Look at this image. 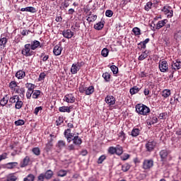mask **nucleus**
<instances>
[{
    "label": "nucleus",
    "mask_w": 181,
    "mask_h": 181,
    "mask_svg": "<svg viewBox=\"0 0 181 181\" xmlns=\"http://www.w3.org/2000/svg\"><path fill=\"white\" fill-rule=\"evenodd\" d=\"M136 111L140 115H146L151 112V109L145 105L138 104L136 105Z\"/></svg>",
    "instance_id": "nucleus-1"
},
{
    "label": "nucleus",
    "mask_w": 181,
    "mask_h": 181,
    "mask_svg": "<svg viewBox=\"0 0 181 181\" xmlns=\"http://www.w3.org/2000/svg\"><path fill=\"white\" fill-rule=\"evenodd\" d=\"M21 53L23 56H25V57H30V56H33V54H35V52H33L30 48V44H25L24 45V48L21 51Z\"/></svg>",
    "instance_id": "nucleus-2"
},
{
    "label": "nucleus",
    "mask_w": 181,
    "mask_h": 181,
    "mask_svg": "<svg viewBox=\"0 0 181 181\" xmlns=\"http://www.w3.org/2000/svg\"><path fill=\"white\" fill-rule=\"evenodd\" d=\"M160 11L163 12L164 15H165L168 18H173V10L170 6H164L160 8Z\"/></svg>",
    "instance_id": "nucleus-3"
},
{
    "label": "nucleus",
    "mask_w": 181,
    "mask_h": 181,
    "mask_svg": "<svg viewBox=\"0 0 181 181\" xmlns=\"http://www.w3.org/2000/svg\"><path fill=\"white\" fill-rule=\"evenodd\" d=\"M36 86L33 83H27L28 90L26 92V97L28 100H30L33 94V90H35Z\"/></svg>",
    "instance_id": "nucleus-4"
},
{
    "label": "nucleus",
    "mask_w": 181,
    "mask_h": 181,
    "mask_svg": "<svg viewBox=\"0 0 181 181\" xmlns=\"http://www.w3.org/2000/svg\"><path fill=\"white\" fill-rule=\"evenodd\" d=\"M83 64H84L83 62L73 64L71 68V74H77V71L81 69V66H83Z\"/></svg>",
    "instance_id": "nucleus-5"
},
{
    "label": "nucleus",
    "mask_w": 181,
    "mask_h": 181,
    "mask_svg": "<svg viewBox=\"0 0 181 181\" xmlns=\"http://www.w3.org/2000/svg\"><path fill=\"white\" fill-rule=\"evenodd\" d=\"M159 69L161 73H166L168 70H169V65L168 64V62L162 61L159 64Z\"/></svg>",
    "instance_id": "nucleus-6"
},
{
    "label": "nucleus",
    "mask_w": 181,
    "mask_h": 181,
    "mask_svg": "<svg viewBox=\"0 0 181 181\" xmlns=\"http://www.w3.org/2000/svg\"><path fill=\"white\" fill-rule=\"evenodd\" d=\"M153 166V160H144L143 162V169L148 170Z\"/></svg>",
    "instance_id": "nucleus-7"
},
{
    "label": "nucleus",
    "mask_w": 181,
    "mask_h": 181,
    "mask_svg": "<svg viewBox=\"0 0 181 181\" xmlns=\"http://www.w3.org/2000/svg\"><path fill=\"white\" fill-rule=\"evenodd\" d=\"M171 69L172 70H174V71H177V70H180L181 69V62L180 59H177L175 62H173L171 64Z\"/></svg>",
    "instance_id": "nucleus-8"
},
{
    "label": "nucleus",
    "mask_w": 181,
    "mask_h": 181,
    "mask_svg": "<svg viewBox=\"0 0 181 181\" xmlns=\"http://www.w3.org/2000/svg\"><path fill=\"white\" fill-rule=\"evenodd\" d=\"M56 148L59 152H61L64 148H66V141L59 140L56 144Z\"/></svg>",
    "instance_id": "nucleus-9"
},
{
    "label": "nucleus",
    "mask_w": 181,
    "mask_h": 181,
    "mask_svg": "<svg viewBox=\"0 0 181 181\" xmlns=\"http://www.w3.org/2000/svg\"><path fill=\"white\" fill-rule=\"evenodd\" d=\"M156 146V142L151 141H148L146 144V150L148 152H151V151H153L154 148Z\"/></svg>",
    "instance_id": "nucleus-10"
},
{
    "label": "nucleus",
    "mask_w": 181,
    "mask_h": 181,
    "mask_svg": "<svg viewBox=\"0 0 181 181\" xmlns=\"http://www.w3.org/2000/svg\"><path fill=\"white\" fill-rule=\"evenodd\" d=\"M105 101L108 105H114L115 104V98L112 95H107L105 98Z\"/></svg>",
    "instance_id": "nucleus-11"
},
{
    "label": "nucleus",
    "mask_w": 181,
    "mask_h": 181,
    "mask_svg": "<svg viewBox=\"0 0 181 181\" xmlns=\"http://www.w3.org/2000/svg\"><path fill=\"white\" fill-rule=\"evenodd\" d=\"M62 35L66 39H71L74 36V33L71 30H66L62 32Z\"/></svg>",
    "instance_id": "nucleus-12"
},
{
    "label": "nucleus",
    "mask_w": 181,
    "mask_h": 181,
    "mask_svg": "<svg viewBox=\"0 0 181 181\" xmlns=\"http://www.w3.org/2000/svg\"><path fill=\"white\" fill-rule=\"evenodd\" d=\"M64 101H66V103H73L76 101V98H74L73 94H68L64 96Z\"/></svg>",
    "instance_id": "nucleus-13"
},
{
    "label": "nucleus",
    "mask_w": 181,
    "mask_h": 181,
    "mask_svg": "<svg viewBox=\"0 0 181 181\" xmlns=\"http://www.w3.org/2000/svg\"><path fill=\"white\" fill-rule=\"evenodd\" d=\"M30 45V47L31 50H36L37 47H40V42L36 40H35L34 41H32Z\"/></svg>",
    "instance_id": "nucleus-14"
},
{
    "label": "nucleus",
    "mask_w": 181,
    "mask_h": 181,
    "mask_svg": "<svg viewBox=\"0 0 181 181\" xmlns=\"http://www.w3.org/2000/svg\"><path fill=\"white\" fill-rule=\"evenodd\" d=\"M62 50L63 48L60 45H55L54 47L53 53L55 56H60L62 54Z\"/></svg>",
    "instance_id": "nucleus-15"
},
{
    "label": "nucleus",
    "mask_w": 181,
    "mask_h": 181,
    "mask_svg": "<svg viewBox=\"0 0 181 181\" xmlns=\"http://www.w3.org/2000/svg\"><path fill=\"white\" fill-rule=\"evenodd\" d=\"M26 76V72L22 70H19L16 74V77L18 80H22V78H25V76Z\"/></svg>",
    "instance_id": "nucleus-16"
},
{
    "label": "nucleus",
    "mask_w": 181,
    "mask_h": 181,
    "mask_svg": "<svg viewBox=\"0 0 181 181\" xmlns=\"http://www.w3.org/2000/svg\"><path fill=\"white\" fill-rule=\"evenodd\" d=\"M21 12H31L32 13H35L36 12V8L35 7H25V8H22L21 9Z\"/></svg>",
    "instance_id": "nucleus-17"
},
{
    "label": "nucleus",
    "mask_w": 181,
    "mask_h": 181,
    "mask_svg": "<svg viewBox=\"0 0 181 181\" xmlns=\"http://www.w3.org/2000/svg\"><path fill=\"white\" fill-rule=\"evenodd\" d=\"M72 141L74 145H81V144L83 143V141H81V138H80L78 136H75L72 139Z\"/></svg>",
    "instance_id": "nucleus-18"
},
{
    "label": "nucleus",
    "mask_w": 181,
    "mask_h": 181,
    "mask_svg": "<svg viewBox=\"0 0 181 181\" xmlns=\"http://www.w3.org/2000/svg\"><path fill=\"white\" fill-rule=\"evenodd\" d=\"M160 156L161 158V160L165 162L166 160V158L168 157V151L163 150L160 152Z\"/></svg>",
    "instance_id": "nucleus-19"
},
{
    "label": "nucleus",
    "mask_w": 181,
    "mask_h": 181,
    "mask_svg": "<svg viewBox=\"0 0 181 181\" xmlns=\"http://www.w3.org/2000/svg\"><path fill=\"white\" fill-rule=\"evenodd\" d=\"M65 138H73L74 136V134L71 133V129H67L64 132Z\"/></svg>",
    "instance_id": "nucleus-20"
},
{
    "label": "nucleus",
    "mask_w": 181,
    "mask_h": 181,
    "mask_svg": "<svg viewBox=\"0 0 181 181\" xmlns=\"http://www.w3.org/2000/svg\"><path fill=\"white\" fill-rule=\"evenodd\" d=\"M141 133V129H138V128H134L132 130V133L131 135L133 137H136L139 135V134Z\"/></svg>",
    "instance_id": "nucleus-21"
},
{
    "label": "nucleus",
    "mask_w": 181,
    "mask_h": 181,
    "mask_svg": "<svg viewBox=\"0 0 181 181\" xmlns=\"http://www.w3.org/2000/svg\"><path fill=\"white\" fill-rule=\"evenodd\" d=\"M8 101H9V98H8V95L3 97V98L0 100V105H1V107H5L6 104H8Z\"/></svg>",
    "instance_id": "nucleus-22"
},
{
    "label": "nucleus",
    "mask_w": 181,
    "mask_h": 181,
    "mask_svg": "<svg viewBox=\"0 0 181 181\" xmlns=\"http://www.w3.org/2000/svg\"><path fill=\"white\" fill-rule=\"evenodd\" d=\"M94 93V86L86 87V95H90Z\"/></svg>",
    "instance_id": "nucleus-23"
},
{
    "label": "nucleus",
    "mask_w": 181,
    "mask_h": 181,
    "mask_svg": "<svg viewBox=\"0 0 181 181\" xmlns=\"http://www.w3.org/2000/svg\"><path fill=\"white\" fill-rule=\"evenodd\" d=\"M161 95L162 97H163L164 98H168V97H169V95H170V90L169 89H165L162 91L161 93Z\"/></svg>",
    "instance_id": "nucleus-24"
},
{
    "label": "nucleus",
    "mask_w": 181,
    "mask_h": 181,
    "mask_svg": "<svg viewBox=\"0 0 181 181\" xmlns=\"http://www.w3.org/2000/svg\"><path fill=\"white\" fill-rule=\"evenodd\" d=\"M16 93H17V94H19L21 98H23V97H25V88H23L16 89Z\"/></svg>",
    "instance_id": "nucleus-25"
},
{
    "label": "nucleus",
    "mask_w": 181,
    "mask_h": 181,
    "mask_svg": "<svg viewBox=\"0 0 181 181\" xmlns=\"http://www.w3.org/2000/svg\"><path fill=\"white\" fill-rule=\"evenodd\" d=\"M40 90H34L33 92V95H32V98H34V99H37L39 98V97H40Z\"/></svg>",
    "instance_id": "nucleus-26"
},
{
    "label": "nucleus",
    "mask_w": 181,
    "mask_h": 181,
    "mask_svg": "<svg viewBox=\"0 0 181 181\" xmlns=\"http://www.w3.org/2000/svg\"><path fill=\"white\" fill-rule=\"evenodd\" d=\"M59 112H70V107L62 106L59 108Z\"/></svg>",
    "instance_id": "nucleus-27"
},
{
    "label": "nucleus",
    "mask_w": 181,
    "mask_h": 181,
    "mask_svg": "<svg viewBox=\"0 0 181 181\" xmlns=\"http://www.w3.org/2000/svg\"><path fill=\"white\" fill-rule=\"evenodd\" d=\"M139 88H138L137 86H134L132 88H130L129 93L132 95H134V94H136L138 93H139Z\"/></svg>",
    "instance_id": "nucleus-28"
},
{
    "label": "nucleus",
    "mask_w": 181,
    "mask_h": 181,
    "mask_svg": "<svg viewBox=\"0 0 181 181\" xmlns=\"http://www.w3.org/2000/svg\"><path fill=\"white\" fill-rule=\"evenodd\" d=\"M103 28H104V23L103 22H99L97 23L95 25H94V28L96 30H101V29H103Z\"/></svg>",
    "instance_id": "nucleus-29"
},
{
    "label": "nucleus",
    "mask_w": 181,
    "mask_h": 181,
    "mask_svg": "<svg viewBox=\"0 0 181 181\" xmlns=\"http://www.w3.org/2000/svg\"><path fill=\"white\" fill-rule=\"evenodd\" d=\"M53 176V171L48 170L45 174L44 177L45 179H52V177Z\"/></svg>",
    "instance_id": "nucleus-30"
},
{
    "label": "nucleus",
    "mask_w": 181,
    "mask_h": 181,
    "mask_svg": "<svg viewBox=\"0 0 181 181\" xmlns=\"http://www.w3.org/2000/svg\"><path fill=\"white\" fill-rule=\"evenodd\" d=\"M21 98H19V95H13V97L10 98L9 103H11L12 104H15L18 100H20Z\"/></svg>",
    "instance_id": "nucleus-31"
},
{
    "label": "nucleus",
    "mask_w": 181,
    "mask_h": 181,
    "mask_svg": "<svg viewBox=\"0 0 181 181\" xmlns=\"http://www.w3.org/2000/svg\"><path fill=\"white\" fill-rule=\"evenodd\" d=\"M4 35H1V39H0V46H5L6 43H8V39L6 37H3Z\"/></svg>",
    "instance_id": "nucleus-32"
},
{
    "label": "nucleus",
    "mask_w": 181,
    "mask_h": 181,
    "mask_svg": "<svg viewBox=\"0 0 181 181\" xmlns=\"http://www.w3.org/2000/svg\"><path fill=\"white\" fill-rule=\"evenodd\" d=\"M88 22H94V21L97 20V15H88V16L87 17Z\"/></svg>",
    "instance_id": "nucleus-33"
},
{
    "label": "nucleus",
    "mask_w": 181,
    "mask_h": 181,
    "mask_svg": "<svg viewBox=\"0 0 181 181\" xmlns=\"http://www.w3.org/2000/svg\"><path fill=\"white\" fill-rule=\"evenodd\" d=\"M124 151L122 149V146H119V145H117L116 146V155H122Z\"/></svg>",
    "instance_id": "nucleus-34"
},
{
    "label": "nucleus",
    "mask_w": 181,
    "mask_h": 181,
    "mask_svg": "<svg viewBox=\"0 0 181 181\" xmlns=\"http://www.w3.org/2000/svg\"><path fill=\"white\" fill-rule=\"evenodd\" d=\"M18 165V163L13 162V163H8L6 164L7 169H13V168L16 167Z\"/></svg>",
    "instance_id": "nucleus-35"
},
{
    "label": "nucleus",
    "mask_w": 181,
    "mask_h": 181,
    "mask_svg": "<svg viewBox=\"0 0 181 181\" xmlns=\"http://www.w3.org/2000/svg\"><path fill=\"white\" fill-rule=\"evenodd\" d=\"M29 160H30L29 157L26 156L23 160V163L21 164V168H25V166H28V165H29Z\"/></svg>",
    "instance_id": "nucleus-36"
},
{
    "label": "nucleus",
    "mask_w": 181,
    "mask_h": 181,
    "mask_svg": "<svg viewBox=\"0 0 181 181\" xmlns=\"http://www.w3.org/2000/svg\"><path fill=\"white\" fill-rule=\"evenodd\" d=\"M23 105V102H22L20 100H18L16 103V105H15V108L16 110H21V108H22V106Z\"/></svg>",
    "instance_id": "nucleus-37"
},
{
    "label": "nucleus",
    "mask_w": 181,
    "mask_h": 181,
    "mask_svg": "<svg viewBox=\"0 0 181 181\" xmlns=\"http://www.w3.org/2000/svg\"><path fill=\"white\" fill-rule=\"evenodd\" d=\"M148 57V52L144 51L139 57V60L142 61L145 60Z\"/></svg>",
    "instance_id": "nucleus-38"
},
{
    "label": "nucleus",
    "mask_w": 181,
    "mask_h": 181,
    "mask_svg": "<svg viewBox=\"0 0 181 181\" xmlns=\"http://www.w3.org/2000/svg\"><path fill=\"white\" fill-rule=\"evenodd\" d=\"M23 181H35V175L29 174L26 177L23 179Z\"/></svg>",
    "instance_id": "nucleus-39"
},
{
    "label": "nucleus",
    "mask_w": 181,
    "mask_h": 181,
    "mask_svg": "<svg viewBox=\"0 0 181 181\" xmlns=\"http://www.w3.org/2000/svg\"><path fill=\"white\" fill-rule=\"evenodd\" d=\"M132 32L135 36H139V35H141V29H139L138 27L134 28L132 29Z\"/></svg>",
    "instance_id": "nucleus-40"
},
{
    "label": "nucleus",
    "mask_w": 181,
    "mask_h": 181,
    "mask_svg": "<svg viewBox=\"0 0 181 181\" xmlns=\"http://www.w3.org/2000/svg\"><path fill=\"white\" fill-rule=\"evenodd\" d=\"M16 179H18L16 177V176H15V175L13 174H10L7 176V181H16Z\"/></svg>",
    "instance_id": "nucleus-41"
},
{
    "label": "nucleus",
    "mask_w": 181,
    "mask_h": 181,
    "mask_svg": "<svg viewBox=\"0 0 181 181\" xmlns=\"http://www.w3.org/2000/svg\"><path fill=\"white\" fill-rule=\"evenodd\" d=\"M153 4H152V2L148 1L147 2V4H146V6H144V9L145 11H151V9H152V6Z\"/></svg>",
    "instance_id": "nucleus-42"
},
{
    "label": "nucleus",
    "mask_w": 181,
    "mask_h": 181,
    "mask_svg": "<svg viewBox=\"0 0 181 181\" xmlns=\"http://www.w3.org/2000/svg\"><path fill=\"white\" fill-rule=\"evenodd\" d=\"M110 53V51L108 50V49L107 48H104L102 52H101V54L103 57H108V54Z\"/></svg>",
    "instance_id": "nucleus-43"
},
{
    "label": "nucleus",
    "mask_w": 181,
    "mask_h": 181,
    "mask_svg": "<svg viewBox=\"0 0 181 181\" xmlns=\"http://www.w3.org/2000/svg\"><path fill=\"white\" fill-rule=\"evenodd\" d=\"M129 169H131V165H129L128 163H126L122 166V170H123V172H128Z\"/></svg>",
    "instance_id": "nucleus-44"
},
{
    "label": "nucleus",
    "mask_w": 181,
    "mask_h": 181,
    "mask_svg": "<svg viewBox=\"0 0 181 181\" xmlns=\"http://www.w3.org/2000/svg\"><path fill=\"white\" fill-rule=\"evenodd\" d=\"M103 78H105V81H110V79L111 78V75L108 72H106L103 74Z\"/></svg>",
    "instance_id": "nucleus-45"
},
{
    "label": "nucleus",
    "mask_w": 181,
    "mask_h": 181,
    "mask_svg": "<svg viewBox=\"0 0 181 181\" xmlns=\"http://www.w3.org/2000/svg\"><path fill=\"white\" fill-rule=\"evenodd\" d=\"M58 176H59L60 177H64V176H66V175H67V171L64 170H60L58 172Z\"/></svg>",
    "instance_id": "nucleus-46"
},
{
    "label": "nucleus",
    "mask_w": 181,
    "mask_h": 181,
    "mask_svg": "<svg viewBox=\"0 0 181 181\" xmlns=\"http://www.w3.org/2000/svg\"><path fill=\"white\" fill-rule=\"evenodd\" d=\"M18 86V85L16 84V82L15 81H12L10 84H9V87L11 90H16V87Z\"/></svg>",
    "instance_id": "nucleus-47"
},
{
    "label": "nucleus",
    "mask_w": 181,
    "mask_h": 181,
    "mask_svg": "<svg viewBox=\"0 0 181 181\" xmlns=\"http://www.w3.org/2000/svg\"><path fill=\"white\" fill-rule=\"evenodd\" d=\"M110 69L112 71L113 74H118V67L115 65L110 66Z\"/></svg>",
    "instance_id": "nucleus-48"
},
{
    "label": "nucleus",
    "mask_w": 181,
    "mask_h": 181,
    "mask_svg": "<svg viewBox=\"0 0 181 181\" xmlns=\"http://www.w3.org/2000/svg\"><path fill=\"white\" fill-rule=\"evenodd\" d=\"M15 125L16 127H20L21 125H24L25 124V121L23 119H18L14 122Z\"/></svg>",
    "instance_id": "nucleus-49"
},
{
    "label": "nucleus",
    "mask_w": 181,
    "mask_h": 181,
    "mask_svg": "<svg viewBox=\"0 0 181 181\" xmlns=\"http://www.w3.org/2000/svg\"><path fill=\"white\" fill-rule=\"evenodd\" d=\"M109 153H111V155H114V153H117V147L111 146L108 149Z\"/></svg>",
    "instance_id": "nucleus-50"
},
{
    "label": "nucleus",
    "mask_w": 181,
    "mask_h": 181,
    "mask_svg": "<svg viewBox=\"0 0 181 181\" xmlns=\"http://www.w3.org/2000/svg\"><path fill=\"white\" fill-rule=\"evenodd\" d=\"M33 153L34 155L39 156V155H40V149L37 147H35V148H33Z\"/></svg>",
    "instance_id": "nucleus-51"
},
{
    "label": "nucleus",
    "mask_w": 181,
    "mask_h": 181,
    "mask_svg": "<svg viewBox=\"0 0 181 181\" xmlns=\"http://www.w3.org/2000/svg\"><path fill=\"white\" fill-rule=\"evenodd\" d=\"M52 146H53V143H52V141L48 142L46 144L45 151H47V152H49V150L52 149Z\"/></svg>",
    "instance_id": "nucleus-52"
},
{
    "label": "nucleus",
    "mask_w": 181,
    "mask_h": 181,
    "mask_svg": "<svg viewBox=\"0 0 181 181\" xmlns=\"http://www.w3.org/2000/svg\"><path fill=\"white\" fill-rule=\"evenodd\" d=\"M46 77V73L45 72H42L38 78V81H43V80H45V78Z\"/></svg>",
    "instance_id": "nucleus-53"
},
{
    "label": "nucleus",
    "mask_w": 181,
    "mask_h": 181,
    "mask_svg": "<svg viewBox=\"0 0 181 181\" xmlns=\"http://www.w3.org/2000/svg\"><path fill=\"white\" fill-rule=\"evenodd\" d=\"M168 23V19H164L159 23V28H163Z\"/></svg>",
    "instance_id": "nucleus-54"
},
{
    "label": "nucleus",
    "mask_w": 181,
    "mask_h": 181,
    "mask_svg": "<svg viewBox=\"0 0 181 181\" xmlns=\"http://www.w3.org/2000/svg\"><path fill=\"white\" fill-rule=\"evenodd\" d=\"M42 110H43V107H42V106L35 107L34 110L35 115H37V114H39V112L42 111Z\"/></svg>",
    "instance_id": "nucleus-55"
},
{
    "label": "nucleus",
    "mask_w": 181,
    "mask_h": 181,
    "mask_svg": "<svg viewBox=\"0 0 181 181\" xmlns=\"http://www.w3.org/2000/svg\"><path fill=\"white\" fill-rule=\"evenodd\" d=\"M105 155H103V156H101L99 158H98V163H103V162H104V160H105Z\"/></svg>",
    "instance_id": "nucleus-56"
},
{
    "label": "nucleus",
    "mask_w": 181,
    "mask_h": 181,
    "mask_svg": "<svg viewBox=\"0 0 181 181\" xmlns=\"http://www.w3.org/2000/svg\"><path fill=\"white\" fill-rule=\"evenodd\" d=\"M166 117H168V113L166 112H163L159 115L160 119H165Z\"/></svg>",
    "instance_id": "nucleus-57"
},
{
    "label": "nucleus",
    "mask_w": 181,
    "mask_h": 181,
    "mask_svg": "<svg viewBox=\"0 0 181 181\" xmlns=\"http://www.w3.org/2000/svg\"><path fill=\"white\" fill-rule=\"evenodd\" d=\"M112 14H113V13H112V11H111V10H107V11H106V12H105V15H106V16H107L108 18H111V16H112Z\"/></svg>",
    "instance_id": "nucleus-58"
},
{
    "label": "nucleus",
    "mask_w": 181,
    "mask_h": 181,
    "mask_svg": "<svg viewBox=\"0 0 181 181\" xmlns=\"http://www.w3.org/2000/svg\"><path fill=\"white\" fill-rule=\"evenodd\" d=\"M8 158V153H4L0 156V162L1 160H4V159H6Z\"/></svg>",
    "instance_id": "nucleus-59"
},
{
    "label": "nucleus",
    "mask_w": 181,
    "mask_h": 181,
    "mask_svg": "<svg viewBox=\"0 0 181 181\" xmlns=\"http://www.w3.org/2000/svg\"><path fill=\"white\" fill-rule=\"evenodd\" d=\"M45 174L42 173L38 176L37 181H44L45 180Z\"/></svg>",
    "instance_id": "nucleus-60"
},
{
    "label": "nucleus",
    "mask_w": 181,
    "mask_h": 181,
    "mask_svg": "<svg viewBox=\"0 0 181 181\" xmlns=\"http://www.w3.org/2000/svg\"><path fill=\"white\" fill-rule=\"evenodd\" d=\"M64 119L63 117H59L57 120V125H62V124H63Z\"/></svg>",
    "instance_id": "nucleus-61"
},
{
    "label": "nucleus",
    "mask_w": 181,
    "mask_h": 181,
    "mask_svg": "<svg viewBox=\"0 0 181 181\" xmlns=\"http://www.w3.org/2000/svg\"><path fill=\"white\" fill-rule=\"evenodd\" d=\"M119 138H122V141H124L125 139V133L124 132H120L119 133Z\"/></svg>",
    "instance_id": "nucleus-62"
},
{
    "label": "nucleus",
    "mask_w": 181,
    "mask_h": 181,
    "mask_svg": "<svg viewBox=\"0 0 181 181\" xmlns=\"http://www.w3.org/2000/svg\"><path fill=\"white\" fill-rule=\"evenodd\" d=\"M121 158L122 160H127V159H129V154H124Z\"/></svg>",
    "instance_id": "nucleus-63"
},
{
    "label": "nucleus",
    "mask_w": 181,
    "mask_h": 181,
    "mask_svg": "<svg viewBox=\"0 0 181 181\" xmlns=\"http://www.w3.org/2000/svg\"><path fill=\"white\" fill-rule=\"evenodd\" d=\"M63 5H64V8H69L70 4H69V1L68 0H65L63 2Z\"/></svg>",
    "instance_id": "nucleus-64"
}]
</instances>
